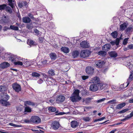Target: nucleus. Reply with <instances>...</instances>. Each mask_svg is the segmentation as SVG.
Here are the masks:
<instances>
[{
    "label": "nucleus",
    "instance_id": "f257e3e1",
    "mask_svg": "<svg viewBox=\"0 0 133 133\" xmlns=\"http://www.w3.org/2000/svg\"><path fill=\"white\" fill-rule=\"evenodd\" d=\"M10 98V96L6 93L0 94V103L4 106L10 105V103L7 101Z\"/></svg>",
    "mask_w": 133,
    "mask_h": 133
},
{
    "label": "nucleus",
    "instance_id": "f03ea898",
    "mask_svg": "<svg viewBox=\"0 0 133 133\" xmlns=\"http://www.w3.org/2000/svg\"><path fill=\"white\" fill-rule=\"evenodd\" d=\"M79 91L77 89L75 90L73 93V95L71 96L70 98L73 102H77L80 101L81 98L79 96Z\"/></svg>",
    "mask_w": 133,
    "mask_h": 133
},
{
    "label": "nucleus",
    "instance_id": "7ed1b4c3",
    "mask_svg": "<svg viewBox=\"0 0 133 133\" xmlns=\"http://www.w3.org/2000/svg\"><path fill=\"white\" fill-rule=\"evenodd\" d=\"M126 66L132 71L130 72V74L127 82V85L126 86L127 87L129 85L130 82L133 80V65L130 62H128Z\"/></svg>",
    "mask_w": 133,
    "mask_h": 133
},
{
    "label": "nucleus",
    "instance_id": "20e7f679",
    "mask_svg": "<svg viewBox=\"0 0 133 133\" xmlns=\"http://www.w3.org/2000/svg\"><path fill=\"white\" fill-rule=\"evenodd\" d=\"M92 81V83L99 85V87L101 89H102V87L103 84V83H101L99 78L97 77H94L92 80H91Z\"/></svg>",
    "mask_w": 133,
    "mask_h": 133
},
{
    "label": "nucleus",
    "instance_id": "39448f33",
    "mask_svg": "<svg viewBox=\"0 0 133 133\" xmlns=\"http://www.w3.org/2000/svg\"><path fill=\"white\" fill-rule=\"evenodd\" d=\"M91 53V52L89 50H84L81 52L80 56L81 57L85 58L89 57Z\"/></svg>",
    "mask_w": 133,
    "mask_h": 133
},
{
    "label": "nucleus",
    "instance_id": "423d86ee",
    "mask_svg": "<svg viewBox=\"0 0 133 133\" xmlns=\"http://www.w3.org/2000/svg\"><path fill=\"white\" fill-rule=\"evenodd\" d=\"M32 123L37 124L41 122V120L39 117L37 116H32L31 117Z\"/></svg>",
    "mask_w": 133,
    "mask_h": 133
},
{
    "label": "nucleus",
    "instance_id": "0eeeda50",
    "mask_svg": "<svg viewBox=\"0 0 133 133\" xmlns=\"http://www.w3.org/2000/svg\"><path fill=\"white\" fill-rule=\"evenodd\" d=\"M12 87L13 89L15 92H18L21 90V85L17 83H14L12 85Z\"/></svg>",
    "mask_w": 133,
    "mask_h": 133
},
{
    "label": "nucleus",
    "instance_id": "6e6552de",
    "mask_svg": "<svg viewBox=\"0 0 133 133\" xmlns=\"http://www.w3.org/2000/svg\"><path fill=\"white\" fill-rule=\"evenodd\" d=\"M60 125L59 122L56 121H53L51 124V127L52 129L54 130L58 129Z\"/></svg>",
    "mask_w": 133,
    "mask_h": 133
},
{
    "label": "nucleus",
    "instance_id": "1a4fd4ad",
    "mask_svg": "<svg viewBox=\"0 0 133 133\" xmlns=\"http://www.w3.org/2000/svg\"><path fill=\"white\" fill-rule=\"evenodd\" d=\"M99 87V85L92 83L90 87L89 90L91 91L95 92L98 90Z\"/></svg>",
    "mask_w": 133,
    "mask_h": 133
},
{
    "label": "nucleus",
    "instance_id": "9d476101",
    "mask_svg": "<svg viewBox=\"0 0 133 133\" xmlns=\"http://www.w3.org/2000/svg\"><path fill=\"white\" fill-rule=\"evenodd\" d=\"M86 73L88 75H92L94 72V69L91 66H88L85 69Z\"/></svg>",
    "mask_w": 133,
    "mask_h": 133
},
{
    "label": "nucleus",
    "instance_id": "9b49d317",
    "mask_svg": "<svg viewBox=\"0 0 133 133\" xmlns=\"http://www.w3.org/2000/svg\"><path fill=\"white\" fill-rule=\"evenodd\" d=\"M104 64V61L101 60L97 61L95 63V65L96 67L99 68H102Z\"/></svg>",
    "mask_w": 133,
    "mask_h": 133
},
{
    "label": "nucleus",
    "instance_id": "f8f14e48",
    "mask_svg": "<svg viewBox=\"0 0 133 133\" xmlns=\"http://www.w3.org/2000/svg\"><path fill=\"white\" fill-rule=\"evenodd\" d=\"M10 64L7 62H4L1 63L0 64V67L2 69H4L8 68L10 66Z\"/></svg>",
    "mask_w": 133,
    "mask_h": 133
},
{
    "label": "nucleus",
    "instance_id": "ddd939ff",
    "mask_svg": "<svg viewBox=\"0 0 133 133\" xmlns=\"http://www.w3.org/2000/svg\"><path fill=\"white\" fill-rule=\"evenodd\" d=\"M10 59L11 60V61L12 62H13L14 64V63L16 62V61L17 60H21V58L18 56H14L13 55L11 56Z\"/></svg>",
    "mask_w": 133,
    "mask_h": 133
},
{
    "label": "nucleus",
    "instance_id": "4468645a",
    "mask_svg": "<svg viewBox=\"0 0 133 133\" xmlns=\"http://www.w3.org/2000/svg\"><path fill=\"white\" fill-rule=\"evenodd\" d=\"M65 99V98L64 96L62 95H60L57 97L56 101L57 102L59 103L64 101Z\"/></svg>",
    "mask_w": 133,
    "mask_h": 133
},
{
    "label": "nucleus",
    "instance_id": "2eb2a0df",
    "mask_svg": "<svg viewBox=\"0 0 133 133\" xmlns=\"http://www.w3.org/2000/svg\"><path fill=\"white\" fill-rule=\"evenodd\" d=\"M28 5V3L25 1L21 2L18 4V6L21 8L23 7L24 6L27 7Z\"/></svg>",
    "mask_w": 133,
    "mask_h": 133
},
{
    "label": "nucleus",
    "instance_id": "dca6fc26",
    "mask_svg": "<svg viewBox=\"0 0 133 133\" xmlns=\"http://www.w3.org/2000/svg\"><path fill=\"white\" fill-rule=\"evenodd\" d=\"M110 45L109 44H107L104 45L102 48V49L103 50H105L106 51H109L110 48Z\"/></svg>",
    "mask_w": 133,
    "mask_h": 133
},
{
    "label": "nucleus",
    "instance_id": "f3484780",
    "mask_svg": "<svg viewBox=\"0 0 133 133\" xmlns=\"http://www.w3.org/2000/svg\"><path fill=\"white\" fill-rule=\"evenodd\" d=\"M81 47L83 48H87L88 47L87 42V41H84L80 43Z\"/></svg>",
    "mask_w": 133,
    "mask_h": 133
},
{
    "label": "nucleus",
    "instance_id": "a211bd4d",
    "mask_svg": "<svg viewBox=\"0 0 133 133\" xmlns=\"http://www.w3.org/2000/svg\"><path fill=\"white\" fill-rule=\"evenodd\" d=\"M31 20L28 17H24L22 18V21L25 23H30Z\"/></svg>",
    "mask_w": 133,
    "mask_h": 133
},
{
    "label": "nucleus",
    "instance_id": "6ab92c4d",
    "mask_svg": "<svg viewBox=\"0 0 133 133\" xmlns=\"http://www.w3.org/2000/svg\"><path fill=\"white\" fill-rule=\"evenodd\" d=\"M109 56L111 57L115 58L117 56V53L115 51H111L109 52Z\"/></svg>",
    "mask_w": 133,
    "mask_h": 133
},
{
    "label": "nucleus",
    "instance_id": "aec40b11",
    "mask_svg": "<svg viewBox=\"0 0 133 133\" xmlns=\"http://www.w3.org/2000/svg\"><path fill=\"white\" fill-rule=\"evenodd\" d=\"M49 56L52 60H55L57 58V55L55 53L52 52L49 54Z\"/></svg>",
    "mask_w": 133,
    "mask_h": 133
},
{
    "label": "nucleus",
    "instance_id": "412c9836",
    "mask_svg": "<svg viewBox=\"0 0 133 133\" xmlns=\"http://www.w3.org/2000/svg\"><path fill=\"white\" fill-rule=\"evenodd\" d=\"M61 51L67 54L69 53L70 51L69 49L66 47H62L61 48Z\"/></svg>",
    "mask_w": 133,
    "mask_h": 133
},
{
    "label": "nucleus",
    "instance_id": "4be33fe9",
    "mask_svg": "<svg viewBox=\"0 0 133 133\" xmlns=\"http://www.w3.org/2000/svg\"><path fill=\"white\" fill-rule=\"evenodd\" d=\"M79 52L78 51L75 50L72 52V55L74 58H76L79 55Z\"/></svg>",
    "mask_w": 133,
    "mask_h": 133
},
{
    "label": "nucleus",
    "instance_id": "5701e85b",
    "mask_svg": "<svg viewBox=\"0 0 133 133\" xmlns=\"http://www.w3.org/2000/svg\"><path fill=\"white\" fill-rule=\"evenodd\" d=\"M71 127L73 128H76L78 125V122L76 121H73L71 122Z\"/></svg>",
    "mask_w": 133,
    "mask_h": 133
},
{
    "label": "nucleus",
    "instance_id": "b1692460",
    "mask_svg": "<svg viewBox=\"0 0 133 133\" xmlns=\"http://www.w3.org/2000/svg\"><path fill=\"white\" fill-rule=\"evenodd\" d=\"M48 74L49 76H52L55 75V71L53 69H50L49 70Z\"/></svg>",
    "mask_w": 133,
    "mask_h": 133
},
{
    "label": "nucleus",
    "instance_id": "393cba45",
    "mask_svg": "<svg viewBox=\"0 0 133 133\" xmlns=\"http://www.w3.org/2000/svg\"><path fill=\"white\" fill-rule=\"evenodd\" d=\"M24 105L25 106L28 105L34 106L35 105V103L30 101H26L24 102Z\"/></svg>",
    "mask_w": 133,
    "mask_h": 133
},
{
    "label": "nucleus",
    "instance_id": "a878e982",
    "mask_svg": "<svg viewBox=\"0 0 133 133\" xmlns=\"http://www.w3.org/2000/svg\"><path fill=\"white\" fill-rule=\"evenodd\" d=\"M120 21L119 18L117 17H114L113 18V22L115 24H117L119 23Z\"/></svg>",
    "mask_w": 133,
    "mask_h": 133
},
{
    "label": "nucleus",
    "instance_id": "bb28decb",
    "mask_svg": "<svg viewBox=\"0 0 133 133\" xmlns=\"http://www.w3.org/2000/svg\"><path fill=\"white\" fill-rule=\"evenodd\" d=\"M7 88L5 85H0V91L3 92L6 91Z\"/></svg>",
    "mask_w": 133,
    "mask_h": 133
},
{
    "label": "nucleus",
    "instance_id": "cd10ccee",
    "mask_svg": "<svg viewBox=\"0 0 133 133\" xmlns=\"http://www.w3.org/2000/svg\"><path fill=\"white\" fill-rule=\"evenodd\" d=\"M107 54L106 52L104 51H100L98 53V54L102 56H105Z\"/></svg>",
    "mask_w": 133,
    "mask_h": 133
},
{
    "label": "nucleus",
    "instance_id": "c85d7f7f",
    "mask_svg": "<svg viewBox=\"0 0 133 133\" xmlns=\"http://www.w3.org/2000/svg\"><path fill=\"white\" fill-rule=\"evenodd\" d=\"M5 10L8 13L11 14L12 12V11L11 8L9 6H7Z\"/></svg>",
    "mask_w": 133,
    "mask_h": 133
},
{
    "label": "nucleus",
    "instance_id": "c756f323",
    "mask_svg": "<svg viewBox=\"0 0 133 133\" xmlns=\"http://www.w3.org/2000/svg\"><path fill=\"white\" fill-rule=\"evenodd\" d=\"M125 105V103H122L118 104L116 107L117 109H120L123 107Z\"/></svg>",
    "mask_w": 133,
    "mask_h": 133
},
{
    "label": "nucleus",
    "instance_id": "7c9ffc66",
    "mask_svg": "<svg viewBox=\"0 0 133 133\" xmlns=\"http://www.w3.org/2000/svg\"><path fill=\"white\" fill-rule=\"evenodd\" d=\"M83 120L86 122L90 121L91 119L88 117H83Z\"/></svg>",
    "mask_w": 133,
    "mask_h": 133
},
{
    "label": "nucleus",
    "instance_id": "2f4dec72",
    "mask_svg": "<svg viewBox=\"0 0 133 133\" xmlns=\"http://www.w3.org/2000/svg\"><path fill=\"white\" fill-rule=\"evenodd\" d=\"M2 19L4 23H6L8 21V17L5 15H4L2 16Z\"/></svg>",
    "mask_w": 133,
    "mask_h": 133
},
{
    "label": "nucleus",
    "instance_id": "473e14b6",
    "mask_svg": "<svg viewBox=\"0 0 133 133\" xmlns=\"http://www.w3.org/2000/svg\"><path fill=\"white\" fill-rule=\"evenodd\" d=\"M48 110L50 111L54 112L56 111V109L55 108L53 107H49L48 108Z\"/></svg>",
    "mask_w": 133,
    "mask_h": 133
},
{
    "label": "nucleus",
    "instance_id": "72a5a7b5",
    "mask_svg": "<svg viewBox=\"0 0 133 133\" xmlns=\"http://www.w3.org/2000/svg\"><path fill=\"white\" fill-rule=\"evenodd\" d=\"M111 35L114 38H116L117 37V33L116 31L113 32L111 34Z\"/></svg>",
    "mask_w": 133,
    "mask_h": 133
},
{
    "label": "nucleus",
    "instance_id": "f704fd0d",
    "mask_svg": "<svg viewBox=\"0 0 133 133\" xmlns=\"http://www.w3.org/2000/svg\"><path fill=\"white\" fill-rule=\"evenodd\" d=\"M31 111V108L28 106H26L25 108V112H30Z\"/></svg>",
    "mask_w": 133,
    "mask_h": 133
},
{
    "label": "nucleus",
    "instance_id": "c9c22d12",
    "mask_svg": "<svg viewBox=\"0 0 133 133\" xmlns=\"http://www.w3.org/2000/svg\"><path fill=\"white\" fill-rule=\"evenodd\" d=\"M32 75L33 77H39L40 76V75L37 72H34L32 73Z\"/></svg>",
    "mask_w": 133,
    "mask_h": 133
},
{
    "label": "nucleus",
    "instance_id": "e433bc0d",
    "mask_svg": "<svg viewBox=\"0 0 133 133\" xmlns=\"http://www.w3.org/2000/svg\"><path fill=\"white\" fill-rule=\"evenodd\" d=\"M34 32L35 33V34L37 36H41V32H40L37 29H36L34 30Z\"/></svg>",
    "mask_w": 133,
    "mask_h": 133
},
{
    "label": "nucleus",
    "instance_id": "4c0bfd02",
    "mask_svg": "<svg viewBox=\"0 0 133 133\" xmlns=\"http://www.w3.org/2000/svg\"><path fill=\"white\" fill-rule=\"evenodd\" d=\"M8 5H10L12 8H14V5L12 3V0H8Z\"/></svg>",
    "mask_w": 133,
    "mask_h": 133
},
{
    "label": "nucleus",
    "instance_id": "58836bf2",
    "mask_svg": "<svg viewBox=\"0 0 133 133\" xmlns=\"http://www.w3.org/2000/svg\"><path fill=\"white\" fill-rule=\"evenodd\" d=\"M7 5L6 4H3L0 5V10L5 9Z\"/></svg>",
    "mask_w": 133,
    "mask_h": 133
},
{
    "label": "nucleus",
    "instance_id": "ea45409f",
    "mask_svg": "<svg viewBox=\"0 0 133 133\" xmlns=\"http://www.w3.org/2000/svg\"><path fill=\"white\" fill-rule=\"evenodd\" d=\"M27 43L30 45L34 44L35 42L33 40L31 39H28V40Z\"/></svg>",
    "mask_w": 133,
    "mask_h": 133
},
{
    "label": "nucleus",
    "instance_id": "a19ab883",
    "mask_svg": "<svg viewBox=\"0 0 133 133\" xmlns=\"http://www.w3.org/2000/svg\"><path fill=\"white\" fill-rule=\"evenodd\" d=\"M91 99L90 98H86L84 100L83 102L86 104H88L90 102V100Z\"/></svg>",
    "mask_w": 133,
    "mask_h": 133
},
{
    "label": "nucleus",
    "instance_id": "79ce46f5",
    "mask_svg": "<svg viewBox=\"0 0 133 133\" xmlns=\"http://www.w3.org/2000/svg\"><path fill=\"white\" fill-rule=\"evenodd\" d=\"M10 28L12 30H18V27L17 26H14V25H10Z\"/></svg>",
    "mask_w": 133,
    "mask_h": 133
},
{
    "label": "nucleus",
    "instance_id": "37998d69",
    "mask_svg": "<svg viewBox=\"0 0 133 133\" xmlns=\"http://www.w3.org/2000/svg\"><path fill=\"white\" fill-rule=\"evenodd\" d=\"M129 39V38H125L124 39L123 42V44L124 45H126L127 44L128 41Z\"/></svg>",
    "mask_w": 133,
    "mask_h": 133
},
{
    "label": "nucleus",
    "instance_id": "c03bdc74",
    "mask_svg": "<svg viewBox=\"0 0 133 133\" xmlns=\"http://www.w3.org/2000/svg\"><path fill=\"white\" fill-rule=\"evenodd\" d=\"M23 64L22 62L18 61L15 62L14 65H22Z\"/></svg>",
    "mask_w": 133,
    "mask_h": 133
},
{
    "label": "nucleus",
    "instance_id": "a18cd8bd",
    "mask_svg": "<svg viewBox=\"0 0 133 133\" xmlns=\"http://www.w3.org/2000/svg\"><path fill=\"white\" fill-rule=\"evenodd\" d=\"M128 110L129 109L128 108H126L119 111L118 113L119 114L123 113L126 112V111H128Z\"/></svg>",
    "mask_w": 133,
    "mask_h": 133
},
{
    "label": "nucleus",
    "instance_id": "49530a36",
    "mask_svg": "<svg viewBox=\"0 0 133 133\" xmlns=\"http://www.w3.org/2000/svg\"><path fill=\"white\" fill-rule=\"evenodd\" d=\"M44 38L43 37H39L38 38L39 42L40 43H42L44 41Z\"/></svg>",
    "mask_w": 133,
    "mask_h": 133
},
{
    "label": "nucleus",
    "instance_id": "de8ad7c7",
    "mask_svg": "<svg viewBox=\"0 0 133 133\" xmlns=\"http://www.w3.org/2000/svg\"><path fill=\"white\" fill-rule=\"evenodd\" d=\"M41 66H44L46 65L47 63V61L46 60H44L41 62Z\"/></svg>",
    "mask_w": 133,
    "mask_h": 133
},
{
    "label": "nucleus",
    "instance_id": "09e8293b",
    "mask_svg": "<svg viewBox=\"0 0 133 133\" xmlns=\"http://www.w3.org/2000/svg\"><path fill=\"white\" fill-rule=\"evenodd\" d=\"M116 100L115 99H112L109 101L108 103L110 104H113L115 103Z\"/></svg>",
    "mask_w": 133,
    "mask_h": 133
},
{
    "label": "nucleus",
    "instance_id": "8fccbe9b",
    "mask_svg": "<svg viewBox=\"0 0 133 133\" xmlns=\"http://www.w3.org/2000/svg\"><path fill=\"white\" fill-rule=\"evenodd\" d=\"M9 124L11 126H13V127H19L21 126L20 125L16 124H14L13 123H9Z\"/></svg>",
    "mask_w": 133,
    "mask_h": 133
},
{
    "label": "nucleus",
    "instance_id": "3c124183",
    "mask_svg": "<svg viewBox=\"0 0 133 133\" xmlns=\"http://www.w3.org/2000/svg\"><path fill=\"white\" fill-rule=\"evenodd\" d=\"M120 29L121 30H124L127 27L128 25H120Z\"/></svg>",
    "mask_w": 133,
    "mask_h": 133
},
{
    "label": "nucleus",
    "instance_id": "603ef678",
    "mask_svg": "<svg viewBox=\"0 0 133 133\" xmlns=\"http://www.w3.org/2000/svg\"><path fill=\"white\" fill-rule=\"evenodd\" d=\"M24 122L26 123H32V122L31 121V118L30 120H29L27 119H25L24 120Z\"/></svg>",
    "mask_w": 133,
    "mask_h": 133
},
{
    "label": "nucleus",
    "instance_id": "864d4df0",
    "mask_svg": "<svg viewBox=\"0 0 133 133\" xmlns=\"http://www.w3.org/2000/svg\"><path fill=\"white\" fill-rule=\"evenodd\" d=\"M132 27H128L127 28L126 30V31L127 32H130L131 31H132Z\"/></svg>",
    "mask_w": 133,
    "mask_h": 133
},
{
    "label": "nucleus",
    "instance_id": "5fc2aeb1",
    "mask_svg": "<svg viewBox=\"0 0 133 133\" xmlns=\"http://www.w3.org/2000/svg\"><path fill=\"white\" fill-rule=\"evenodd\" d=\"M115 42L116 45H118L119 42V39L118 38H116Z\"/></svg>",
    "mask_w": 133,
    "mask_h": 133
},
{
    "label": "nucleus",
    "instance_id": "6e6d98bb",
    "mask_svg": "<svg viewBox=\"0 0 133 133\" xmlns=\"http://www.w3.org/2000/svg\"><path fill=\"white\" fill-rule=\"evenodd\" d=\"M28 15V16L31 19L33 18H34L33 15L31 13H29Z\"/></svg>",
    "mask_w": 133,
    "mask_h": 133
},
{
    "label": "nucleus",
    "instance_id": "4d7b16f0",
    "mask_svg": "<svg viewBox=\"0 0 133 133\" xmlns=\"http://www.w3.org/2000/svg\"><path fill=\"white\" fill-rule=\"evenodd\" d=\"M82 77L83 80H85L88 78V76H83Z\"/></svg>",
    "mask_w": 133,
    "mask_h": 133
},
{
    "label": "nucleus",
    "instance_id": "13d9d810",
    "mask_svg": "<svg viewBox=\"0 0 133 133\" xmlns=\"http://www.w3.org/2000/svg\"><path fill=\"white\" fill-rule=\"evenodd\" d=\"M128 46L129 48V49H133V44H129Z\"/></svg>",
    "mask_w": 133,
    "mask_h": 133
},
{
    "label": "nucleus",
    "instance_id": "bf43d9fd",
    "mask_svg": "<svg viewBox=\"0 0 133 133\" xmlns=\"http://www.w3.org/2000/svg\"><path fill=\"white\" fill-rule=\"evenodd\" d=\"M31 130L34 132H36V133H39V131H41V130L40 129H39V130H36V129H32Z\"/></svg>",
    "mask_w": 133,
    "mask_h": 133
},
{
    "label": "nucleus",
    "instance_id": "052dcab7",
    "mask_svg": "<svg viewBox=\"0 0 133 133\" xmlns=\"http://www.w3.org/2000/svg\"><path fill=\"white\" fill-rule=\"evenodd\" d=\"M120 24H121L120 25H128V23L127 22H124V23H123L122 22H120Z\"/></svg>",
    "mask_w": 133,
    "mask_h": 133
},
{
    "label": "nucleus",
    "instance_id": "680f3d73",
    "mask_svg": "<svg viewBox=\"0 0 133 133\" xmlns=\"http://www.w3.org/2000/svg\"><path fill=\"white\" fill-rule=\"evenodd\" d=\"M105 99V98H102L101 99H99L98 100L97 102L98 103L100 102L104 101Z\"/></svg>",
    "mask_w": 133,
    "mask_h": 133
},
{
    "label": "nucleus",
    "instance_id": "e2e57ef3",
    "mask_svg": "<svg viewBox=\"0 0 133 133\" xmlns=\"http://www.w3.org/2000/svg\"><path fill=\"white\" fill-rule=\"evenodd\" d=\"M43 82V81L41 79H40L38 81L37 83L39 84H41Z\"/></svg>",
    "mask_w": 133,
    "mask_h": 133
},
{
    "label": "nucleus",
    "instance_id": "0e129e2a",
    "mask_svg": "<svg viewBox=\"0 0 133 133\" xmlns=\"http://www.w3.org/2000/svg\"><path fill=\"white\" fill-rule=\"evenodd\" d=\"M128 102L130 103H133V98L129 99V100Z\"/></svg>",
    "mask_w": 133,
    "mask_h": 133
},
{
    "label": "nucleus",
    "instance_id": "69168bd1",
    "mask_svg": "<svg viewBox=\"0 0 133 133\" xmlns=\"http://www.w3.org/2000/svg\"><path fill=\"white\" fill-rule=\"evenodd\" d=\"M34 27L33 26L31 27L30 25H27L26 28L29 29H32V28Z\"/></svg>",
    "mask_w": 133,
    "mask_h": 133
},
{
    "label": "nucleus",
    "instance_id": "338daca9",
    "mask_svg": "<svg viewBox=\"0 0 133 133\" xmlns=\"http://www.w3.org/2000/svg\"><path fill=\"white\" fill-rule=\"evenodd\" d=\"M49 102L51 103H54V101L52 99H50L49 100Z\"/></svg>",
    "mask_w": 133,
    "mask_h": 133
},
{
    "label": "nucleus",
    "instance_id": "774afa93",
    "mask_svg": "<svg viewBox=\"0 0 133 133\" xmlns=\"http://www.w3.org/2000/svg\"><path fill=\"white\" fill-rule=\"evenodd\" d=\"M116 129H115V130H112L109 133H114L115 131H116Z\"/></svg>",
    "mask_w": 133,
    "mask_h": 133
}]
</instances>
